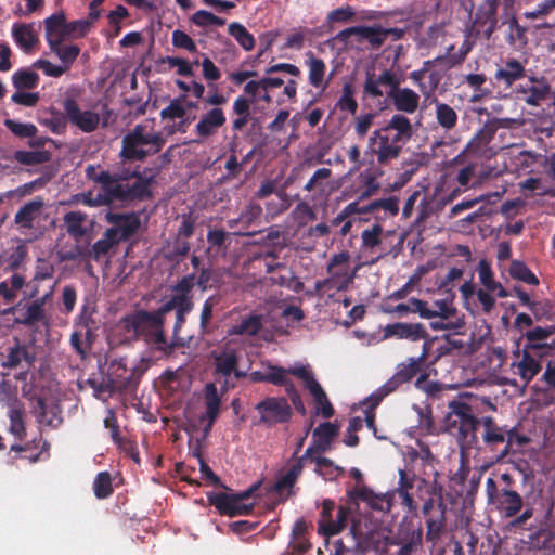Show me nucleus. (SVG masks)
Wrapping results in <instances>:
<instances>
[{"label":"nucleus","mask_w":555,"mask_h":555,"mask_svg":"<svg viewBox=\"0 0 555 555\" xmlns=\"http://www.w3.org/2000/svg\"><path fill=\"white\" fill-rule=\"evenodd\" d=\"M509 274L513 279L525 282L529 285H538L539 279L529 267L519 260H513L509 267Z\"/></svg>","instance_id":"obj_49"},{"label":"nucleus","mask_w":555,"mask_h":555,"mask_svg":"<svg viewBox=\"0 0 555 555\" xmlns=\"http://www.w3.org/2000/svg\"><path fill=\"white\" fill-rule=\"evenodd\" d=\"M306 64L309 67V83L314 88L325 89L327 82L324 83V77L326 72V65L322 59L315 57L314 54L309 51L307 53Z\"/></svg>","instance_id":"obj_34"},{"label":"nucleus","mask_w":555,"mask_h":555,"mask_svg":"<svg viewBox=\"0 0 555 555\" xmlns=\"http://www.w3.org/2000/svg\"><path fill=\"white\" fill-rule=\"evenodd\" d=\"M530 439L519 434L516 427H508L507 426V434H506V442L503 447V449L500 451L499 459H504L509 453L514 451V446L516 447H524L528 444Z\"/></svg>","instance_id":"obj_50"},{"label":"nucleus","mask_w":555,"mask_h":555,"mask_svg":"<svg viewBox=\"0 0 555 555\" xmlns=\"http://www.w3.org/2000/svg\"><path fill=\"white\" fill-rule=\"evenodd\" d=\"M124 327L135 337H142L146 343L154 344L158 349H165L167 340L164 334V321L153 312L140 310L124 318Z\"/></svg>","instance_id":"obj_5"},{"label":"nucleus","mask_w":555,"mask_h":555,"mask_svg":"<svg viewBox=\"0 0 555 555\" xmlns=\"http://www.w3.org/2000/svg\"><path fill=\"white\" fill-rule=\"evenodd\" d=\"M190 21L202 28H206L209 26H223L225 24V20L212 14L206 10L196 11L190 18Z\"/></svg>","instance_id":"obj_54"},{"label":"nucleus","mask_w":555,"mask_h":555,"mask_svg":"<svg viewBox=\"0 0 555 555\" xmlns=\"http://www.w3.org/2000/svg\"><path fill=\"white\" fill-rule=\"evenodd\" d=\"M10 420L9 430L18 440H23L26 436V426L24 422V410L22 406L11 408L8 412Z\"/></svg>","instance_id":"obj_47"},{"label":"nucleus","mask_w":555,"mask_h":555,"mask_svg":"<svg viewBox=\"0 0 555 555\" xmlns=\"http://www.w3.org/2000/svg\"><path fill=\"white\" fill-rule=\"evenodd\" d=\"M39 75L28 68H21L12 76V83L17 90L34 89L39 83Z\"/></svg>","instance_id":"obj_44"},{"label":"nucleus","mask_w":555,"mask_h":555,"mask_svg":"<svg viewBox=\"0 0 555 555\" xmlns=\"http://www.w3.org/2000/svg\"><path fill=\"white\" fill-rule=\"evenodd\" d=\"M228 31L245 51L254 49L255 38L244 25L233 22L229 25Z\"/></svg>","instance_id":"obj_46"},{"label":"nucleus","mask_w":555,"mask_h":555,"mask_svg":"<svg viewBox=\"0 0 555 555\" xmlns=\"http://www.w3.org/2000/svg\"><path fill=\"white\" fill-rule=\"evenodd\" d=\"M25 285V278L21 274H13L9 280L0 282V296L7 304L13 302L17 292Z\"/></svg>","instance_id":"obj_42"},{"label":"nucleus","mask_w":555,"mask_h":555,"mask_svg":"<svg viewBox=\"0 0 555 555\" xmlns=\"http://www.w3.org/2000/svg\"><path fill=\"white\" fill-rule=\"evenodd\" d=\"M308 460L315 463L314 472L326 480H334L344 473L343 467L335 465L331 459L321 454L308 456Z\"/></svg>","instance_id":"obj_37"},{"label":"nucleus","mask_w":555,"mask_h":555,"mask_svg":"<svg viewBox=\"0 0 555 555\" xmlns=\"http://www.w3.org/2000/svg\"><path fill=\"white\" fill-rule=\"evenodd\" d=\"M263 327V315L250 313L228 330L229 335L257 336Z\"/></svg>","instance_id":"obj_31"},{"label":"nucleus","mask_w":555,"mask_h":555,"mask_svg":"<svg viewBox=\"0 0 555 555\" xmlns=\"http://www.w3.org/2000/svg\"><path fill=\"white\" fill-rule=\"evenodd\" d=\"M46 39L49 46L61 43L67 35L66 17L63 13L52 14L44 20Z\"/></svg>","instance_id":"obj_29"},{"label":"nucleus","mask_w":555,"mask_h":555,"mask_svg":"<svg viewBox=\"0 0 555 555\" xmlns=\"http://www.w3.org/2000/svg\"><path fill=\"white\" fill-rule=\"evenodd\" d=\"M105 220L112 224L107 230V236L115 237L118 242L132 237L141 227V220L135 212H113L105 215Z\"/></svg>","instance_id":"obj_13"},{"label":"nucleus","mask_w":555,"mask_h":555,"mask_svg":"<svg viewBox=\"0 0 555 555\" xmlns=\"http://www.w3.org/2000/svg\"><path fill=\"white\" fill-rule=\"evenodd\" d=\"M166 143L160 132L146 131L143 125H135L121 139L119 158L124 162H142L162 151Z\"/></svg>","instance_id":"obj_3"},{"label":"nucleus","mask_w":555,"mask_h":555,"mask_svg":"<svg viewBox=\"0 0 555 555\" xmlns=\"http://www.w3.org/2000/svg\"><path fill=\"white\" fill-rule=\"evenodd\" d=\"M215 373L223 377H229L238 365V354L235 349H224L220 352H214Z\"/></svg>","instance_id":"obj_32"},{"label":"nucleus","mask_w":555,"mask_h":555,"mask_svg":"<svg viewBox=\"0 0 555 555\" xmlns=\"http://www.w3.org/2000/svg\"><path fill=\"white\" fill-rule=\"evenodd\" d=\"M526 77V68L516 59H508L504 65L496 69L494 78L503 82L506 88H511L516 81Z\"/></svg>","instance_id":"obj_28"},{"label":"nucleus","mask_w":555,"mask_h":555,"mask_svg":"<svg viewBox=\"0 0 555 555\" xmlns=\"http://www.w3.org/2000/svg\"><path fill=\"white\" fill-rule=\"evenodd\" d=\"M449 412L446 416V427L450 431H456L459 438L469 447L478 443L477 430L481 418L473 414L472 406L463 400H452L448 404Z\"/></svg>","instance_id":"obj_4"},{"label":"nucleus","mask_w":555,"mask_h":555,"mask_svg":"<svg viewBox=\"0 0 555 555\" xmlns=\"http://www.w3.org/2000/svg\"><path fill=\"white\" fill-rule=\"evenodd\" d=\"M307 460L308 459H304V454L297 457L287 472L276 480L274 485L275 491L281 492L286 489L291 490L296 483L298 477L301 475Z\"/></svg>","instance_id":"obj_36"},{"label":"nucleus","mask_w":555,"mask_h":555,"mask_svg":"<svg viewBox=\"0 0 555 555\" xmlns=\"http://www.w3.org/2000/svg\"><path fill=\"white\" fill-rule=\"evenodd\" d=\"M412 135L410 119L405 115L395 114L384 127L372 132L366 154L375 157L378 165L387 166L400 156Z\"/></svg>","instance_id":"obj_1"},{"label":"nucleus","mask_w":555,"mask_h":555,"mask_svg":"<svg viewBox=\"0 0 555 555\" xmlns=\"http://www.w3.org/2000/svg\"><path fill=\"white\" fill-rule=\"evenodd\" d=\"M446 513L447 505L444 502H440L439 508H436L434 512L424 515L427 541L435 543L441 538L447 525Z\"/></svg>","instance_id":"obj_25"},{"label":"nucleus","mask_w":555,"mask_h":555,"mask_svg":"<svg viewBox=\"0 0 555 555\" xmlns=\"http://www.w3.org/2000/svg\"><path fill=\"white\" fill-rule=\"evenodd\" d=\"M34 361L35 357L29 352L28 347L21 344L17 338H15L13 346L8 347L4 352H0V365L2 369H30Z\"/></svg>","instance_id":"obj_16"},{"label":"nucleus","mask_w":555,"mask_h":555,"mask_svg":"<svg viewBox=\"0 0 555 555\" xmlns=\"http://www.w3.org/2000/svg\"><path fill=\"white\" fill-rule=\"evenodd\" d=\"M49 47L50 50L59 56L63 63V66H65L67 70L70 68L80 53V48L77 44H62L61 42L55 44L53 43Z\"/></svg>","instance_id":"obj_45"},{"label":"nucleus","mask_w":555,"mask_h":555,"mask_svg":"<svg viewBox=\"0 0 555 555\" xmlns=\"http://www.w3.org/2000/svg\"><path fill=\"white\" fill-rule=\"evenodd\" d=\"M436 119L439 126L446 130H451L456 126L457 114L449 104L435 100Z\"/></svg>","instance_id":"obj_43"},{"label":"nucleus","mask_w":555,"mask_h":555,"mask_svg":"<svg viewBox=\"0 0 555 555\" xmlns=\"http://www.w3.org/2000/svg\"><path fill=\"white\" fill-rule=\"evenodd\" d=\"M86 176L89 180L100 183L94 198L85 197L83 203L89 206H104L114 203H127L147 198L151 195L149 180H135L132 184L120 183L118 178L111 177L107 170L96 171L95 167L88 165Z\"/></svg>","instance_id":"obj_2"},{"label":"nucleus","mask_w":555,"mask_h":555,"mask_svg":"<svg viewBox=\"0 0 555 555\" xmlns=\"http://www.w3.org/2000/svg\"><path fill=\"white\" fill-rule=\"evenodd\" d=\"M4 126L16 137L25 139L33 138L36 135L38 129L34 124L30 122H20L13 119H5Z\"/></svg>","instance_id":"obj_57"},{"label":"nucleus","mask_w":555,"mask_h":555,"mask_svg":"<svg viewBox=\"0 0 555 555\" xmlns=\"http://www.w3.org/2000/svg\"><path fill=\"white\" fill-rule=\"evenodd\" d=\"M223 284V274L220 269L202 268L196 281V285L202 292L208 288L219 289Z\"/></svg>","instance_id":"obj_39"},{"label":"nucleus","mask_w":555,"mask_h":555,"mask_svg":"<svg viewBox=\"0 0 555 555\" xmlns=\"http://www.w3.org/2000/svg\"><path fill=\"white\" fill-rule=\"evenodd\" d=\"M294 376L302 380L304 387L310 392L315 403V415L330 418L334 415L335 410L331 403L325 390L315 379L312 370H296Z\"/></svg>","instance_id":"obj_12"},{"label":"nucleus","mask_w":555,"mask_h":555,"mask_svg":"<svg viewBox=\"0 0 555 555\" xmlns=\"http://www.w3.org/2000/svg\"><path fill=\"white\" fill-rule=\"evenodd\" d=\"M426 357L427 349L425 344L423 352L418 358L411 357L406 363L398 364L396 373L366 398V401L371 402V406L377 408L384 398L397 391L403 384L411 382L422 371Z\"/></svg>","instance_id":"obj_6"},{"label":"nucleus","mask_w":555,"mask_h":555,"mask_svg":"<svg viewBox=\"0 0 555 555\" xmlns=\"http://www.w3.org/2000/svg\"><path fill=\"white\" fill-rule=\"evenodd\" d=\"M52 295L53 287H51V289L43 296L35 298L23 307H21L22 301H20L17 305L4 309L2 313L13 314L18 312V315L14 319V323L27 327H31L39 323L48 324L46 304L51 299Z\"/></svg>","instance_id":"obj_9"},{"label":"nucleus","mask_w":555,"mask_h":555,"mask_svg":"<svg viewBox=\"0 0 555 555\" xmlns=\"http://www.w3.org/2000/svg\"><path fill=\"white\" fill-rule=\"evenodd\" d=\"M87 219V215L81 211H69L64 215V224L66 228L67 233L76 238L79 240L86 234V228L83 227V223Z\"/></svg>","instance_id":"obj_40"},{"label":"nucleus","mask_w":555,"mask_h":555,"mask_svg":"<svg viewBox=\"0 0 555 555\" xmlns=\"http://www.w3.org/2000/svg\"><path fill=\"white\" fill-rule=\"evenodd\" d=\"M350 514V507L339 506L336 519H332L328 524L321 525V533L325 537H334L339 534L347 526Z\"/></svg>","instance_id":"obj_41"},{"label":"nucleus","mask_w":555,"mask_h":555,"mask_svg":"<svg viewBox=\"0 0 555 555\" xmlns=\"http://www.w3.org/2000/svg\"><path fill=\"white\" fill-rule=\"evenodd\" d=\"M397 83H401L399 75L392 69L384 68L378 74L375 70H366L363 85V96L372 100H380L392 92Z\"/></svg>","instance_id":"obj_11"},{"label":"nucleus","mask_w":555,"mask_h":555,"mask_svg":"<svg viewBox=\"0 0 555 555\" xmlns=\"http://www.w3.org/2000/svg\"><path fill=\"white\" fill-rule=\"evenodd\" d=\"M555 333V327H541L535 326L534 328L525 333L524 337L526 343L524 349L535 352L539 358H543L553 349L552 345L545 343L550 336Z\"/></svg>","instance_id":"obj_20"},{"label":"nucleus","mask_w":555,"mask_h":555,"mask_svg":"<svg viewBox=\"0 0 555 555\" xmlns=\"http://www.w3.org/2000/svg\"><path fill=\"white\" fill-rule=\"evenodd\" d=\"M63 108L70 124L82 132L90 133L99 127V114L92 111H81L76 100L72 98L65 99Z\"/></svg>","instance_id":"obj_15"},{"label":"nucleus","mask_w":555,"mask_h":555,"mask_svg":"<svg viewBox=\"0 0 555 555\" xmlns=\"http://www.w3.org/2000/svg\"><path fill=\"white\" fill-rule=\"evenodd\" d=\"M360 177L363 180V188L358 192V198L359 201H364L372 197L379 191L380 183L372 173H361Z\"/></svg>","instance_id":"obj_58"},{"label":"nucleus","mask_w":555,"mask_h":555,"mask_svg":"<svg viewBox=\"0 0 555 555\" xmlns=\"http://www.w3.org/2000/svg\"><path fill=\"white\" fill-rule=\"evenodd\" d=\"M481 439L487 449L494 451L500 444H505L507 426H500L492 416L481 418Z\"/></svg>","instance_id":"obj_21"},{"label":"nucleus","mask_w":555,"mask_h":555,"mask_svg":"<svg viewBox=\"0 0 555 555\" xmlns=\"http://www.w3.org/2000/svg\"><path fill=\"white\" fill-rule=\"evenodd\" d=\"M227 121L224 112L220 107H214L206 114L202 115L199 121L195 126V133L199 139H206L215 133L222 127Z\"/></svg>","instance_id":"obj_23"},{"label":"nucleus","mask_w":555,"mask_h":555,"mask_svg":"<svg viewBox=\"0 0 555 555\" xmlns=\"http://www.w3.org/2000/svg\"><path fill=\"white\" fill-rule=\"evenodd\" d=\"M339 429L340 426L337 422H324L319 424L312 431V443L306 449L304 459L331 450L333 441L339 435Z\"/></svg>","instance_id":"obj_14"},{"label":"nucleus","mask_w":555,"mask_h":555,"mask_svg":"<svg viewBox=\"0 0 555 555\" xmlns=\"http://www.w3.org/2000/svg\"><path fill=\"white\" fill-rule=\"evenodd\" d=\"M94 308H91L88 305H83L79 314L75 320V325L86 330L85 336L87 340H90L92 337V332L95 328V321L93 319Z\"/></svg>","instance_id":"obj_51"},{"label":"nucleus","mask_w":555,"mask_h":555,"mask_svg":"<svg viewBox=\"0 0 555 555\" xmlns=\"http://www.w3.org/2000/svg\"><path fill=\"white\" fill-rule=\"evenodd\" d=\"M268 383L274 386H282L284 389L288 384H292L293 380L287 377V375H293L296 370H310L308 365L295 364L288 369L279 365L268 364Z\"/></svg>","instance_id":"obj_35"},{"label":"nucleus","mask_w":555,"mask_h":555,"mask_svg":"<svg viewBox=\"0 0 555 555\" xmlns=\"http://www.w3.org/2000/svg\"><path fill=\"white\" fill-rule=\"evenodd\" d=\"M453 49L454 46H450L446 55H440L434 60L425 61V66L442 65L446 69H450L461 65L466 60V57L460 52L451 53Z\"/></svg>","instance_id":"obj_52"},{"label":"nucleus","mask_w":555,"mask_h":555,"mask_svg":"<svg viewBox=\"0 0 555 555\" xmlns=\"http://www.w3.org/2000/svg\"><path fill=\"white\" fill-rule=\"evenodd\" d=\"M259 483H254L248 489L237 493L210 492L208 502L215 506L220 515L230 517L245 516L253 513L255 502L246 503L258 490Z\"/></svg>","instance_id":"obj_7"},{"label":"nucleus","mask_w":555,"mask_h":555,"mask_svg":"<svg viewBox=\"0 0 555 555\" xmlns=\"http://www.w3.org/2000/svg\"><path fill=\"white\" fill-rule=\"evenodd\" d=\"M14 42L25 52L29 53L39 43V37L33 23H15L12 26Z\"/></svg>","instance_id":"obj_26"},{"label":"nucleus","mask_w":555,"mask_h":555,"mask_svg":"<svg viewBox=\"0 0 555 555\" xmlns=\"http://www.w3.org/2000/svg\"><path fill=\"white\" fill-rule=\"evenodd\" d=\"M384 336L418 341L427 337V332L422 323L396 322L384 328Z\"/></svg>","instance_id":"obj_22"},{"label":"nucleus","mask_w":555,"mask_h":555,"mask_svg":"<svg viewBox=\"0 0 555 555\" xmlns=\"http://www.w3.org/2000/svg\"><path fill=\"white\" fill-rule=\"evenodd\" d=\"M478 273L480 282L486 289L489 292H495L498 282L494 281L492 269L486 260H481L479 262Z\"/></svg>","instance_id":"obj_64"},{"label":"nucleus","mask_w":555,"mask_h":555,"mask_svg":"<svg viewBox=\"0 0 555 555\" xmlns=\"http://www.w3.org/2000/svg\"><path fill=\"white\" fill-rule=\"evenodd\" d=\"M205 412L220 411L221 399L215 384L205 386Z\"/></svg>","instance_id":"obj_62"},{"label":"nucleus","mask_w":555,"mask_h":555,"mask_svg":"<svg viewBox=\"0 0 555 555\" xmlns=\"http://www.w3.org/2000/svg\"><path fill=\"white\" fill-rule=\"evenodd\" d=\"M416 490L418 498L424 500L422 507L423 515H427L430 512H434L436 508H439L440 502H444L443 486L436 480L430 482L425 478H421L418 480V485H416Z\"/></svg>","instance_id":"obj_18"},{"label":"nucleus","mask_w":555,"mask_h":555,"mask_svg":"<svg viewBox=\"0 0 555 555\" xmlns=\"http://www.w3.org/2000/svg\"><path fill=\"white\" fill-rule=\"evenodd\" d=\"M220 299L219 295H211L204 301L199 315V327L202 334L208 333V326L212 319L214 308L220 302Z\"/></svg>","instance_id":"obj_53"},{"label":"nucleus","mask_w":555,"mask_h":555,"mask_svg":"<svg viewBox=\"0 0 555 555\" xmlns=\"http://www.w3.org/2000/svg\"><path fill=\"white\" fill-rule=\"evenodd\" d=\"M529 92L522 101L530 106H539L551 93V85L545 77L530 76L528 78Z\"/></svg>","instance_id":"obj_30"},{"label":"nucleus","mask_w":555,"mask_h":555,"mask_svg":"<svg viewBox=\"0 0 555 555\" xmlns=\"http://www.w3.org/2000/svg\"><path fill=\"white\" fill-rule=\"evenodd\" d=\"M255 410L259 414L257 424L266 427L287 423L293 416L292 406L285 397H267L256 404Z\"/></svg>","instance_id":"obj_10"},{"label":"nucleus","mask_w":555,"mask_h":555,"mask_svg":"<svg viewBox=\"0 0 555 555\" xmlns=\"http://www.w3.org/2000/svg\"><path fill=\"white\" fill-rule=\"evenodd\" d=\"M43 206L41 199H33L24 204L14 217V222L22 228L31 229L34 220L39 216Z\"/></svg>","instance_id":"obj_33"},{"label":"nucleus","mask_w":555,"mask_h":555,"mask_svg":"<svg viewBox=\"0 0 555 555\" xmlns=\"http://www.w3.org/2000/svg\"><path fill=\"white\" fill-rule=\"evenodd\" d=\"M262 216V208L258 203H249L240 214L237 218L228 220V225L231 229H238L236 234L251 236L257 231L249 229L260 223Z\"/></svg>","instance_id":"obj_17"},{"label":"nucleus","mask_w":555,"mask_h":555,"mask_svg":"<svg viewBox=\"0 0 555 555\" xmlns=\"http://www.w3.org/2000/svg\"><path fill=\"white\" fill-rule=\"evenodd\" d=\"M486 494L488 505L503 518H512L517 516L525 507V501L521 494L516 490L498 491V481L492 478L486 480Z\"/></svg>","instance_id":"obj_8"},{"label":"nucleus","mask_w":555,"mask_h":555,"mask_svg":"<svg viewBox=\"0 0 555 555\" xmlns=\"http://www.w3.org/2000/svg\"><path fill=\"white\" fill-rule=\"evenodd\" d=\"M401 83H397L392 92H389L395 108L398 112L413 114L418 108L420 95L410 88H401Z\"/></svg>","instance_id":"obj_24"},{"label":"nucleus","mask_w":555,"mask_h":555,"mask_svg":"<svg viewBox=\"0 0 555 555\" xmlns=\"http://www.w3.org/2000/svg\"><path fill=\"white\" fill-rule=\"evenodd\" d=\"M119 242L115 237L107 236V230L104 232L103 237L98 240L91 248L90 255L95 260L99 261L102 257L106 256L114 245Z\"/></svg>","instance_id":"obj_56"},{"label":"nucleus","mask_w":555,"mask_h":555,"mask_svg":"<svg viewBox=\"0 0 555 555\" xmlns=\"http://www.w3.org/2000/svg\"><path fill=\"white\" fill-rule=\"evenodd\" d=\"M37 421L46 426L56 428L63 421L61 417V409L59 404H48L44 398L37 397L34 408Z\"/></svg>","instance_id":"obj_27"},{"label":"nucleus","mask_w":555,"mask_h":555,"mask_svg":"<svg viewBox=\"0 0 555 555\" xmlns=\"http://www.w3.org/2000/svg\"><path fill=\"white\" fill-rule=\"evenodd\" d=\"M353 274H349L347 269H341L332 273V276L315 283L317 289L322 288H336L337 291H345L353 282Z\"/></svg>","instance_id":"obj_38"},{"label":"nucleus","mask_w":555,"mask_h":555,"mask_svg":"<svg viewBox=\"0 0 555 555\" xmlns=\"http://www.w3.org/2000/svg\"><path fill=\"white\" fill-rule=\"evenodd\" d=\"M337 106L341 111L350 112L352 115L356 114L358 103L354 100V90L350 83H345L343 86V93L337 102Z\"/></svg>","instance_id":"obj_59"},{"label":"nucleus","mask_w":555,"mask_h":555,"mask_svg":"<svg viewBox=\"0 0 555 555\" xmlns=\"http://www.w3.org/2000/svg\"><path fill=\"white\" fill-rule=\"evenodd\" d=\"M359 37L373 48H379L386 41L385 28L380 26H359Z\"/></svg>","instance_id":"obj_48"},{"label":"nucleus","mask_w":555,"mask_h":555,"mask_svg":"<svg viewBox=\"0 0 555 555\" xmlns=\"http://www.w3.org/2000/svg\"><path fill=\"white\" fill-rule=\"evenodd\" d=\"M429 325L434 331L448 330L457 333L465 326V321L463 317H453L450 319L437 318V320L430 321Z\"/></svg>","instance_id":"obj_60"},{"label":"nucleus","mask_w":555,"mask_h":555,"mask_svg":"<svg viewBox=\"0 0 555 555\" xmlns=\"http://www.w3.org/2000/svg\"><path fill=\"white\" fill-rule=\"evenodd\" d=\"M356 12L351 5H345L331 11L326 21L328 24L348 23L353 20Z\"/></svg>","instance_id":"obj_63"},{"label":"nucleus","mask_w":555,"mask_h":555,"mask_svg":"<svg viewBox=\"0 0 555 555\" xmlns=\"http://www.w3.org/2000/svg\"><path fill=\"white\" fill-rule=\"evenodd\" d=\"M541 359L535 352L522 348L519 361L512 364L513 373L519 376L525 385H528L541 372Z\"/></svg>","instance_id":"obj_19"},{"label":"nucleus","mask_w":555,"mask_h":555,"mask_svg":"<svg viewBox=\"0 0 555 555\" xmlns=\"http://www.w3.org/2000/svg\"><path fill=\"white\" fill-rule=\"evenodd\" d=\"M185 100V95H182L179 99H173L167 107H165L160 112V116L163 119H177V118H183L186 111L185 107L182 104V101Z\"/></svg>","instance_id":"obj_61"},{"label":"nucleus","mask_w":555,"mask_h":555,"mask_svg":"<svg viewBox=\"0 0 555 555\" xmlns=\"http://www.w3.org/2000/svg\"><path fill=\"white\" fill-rule=\"evenodd\" d=\"M94 495L98 499H106L113 493L112 477L108 472H101L93 481Z\"/></svg>","instance_id":"obj_55"}]
</instances>
